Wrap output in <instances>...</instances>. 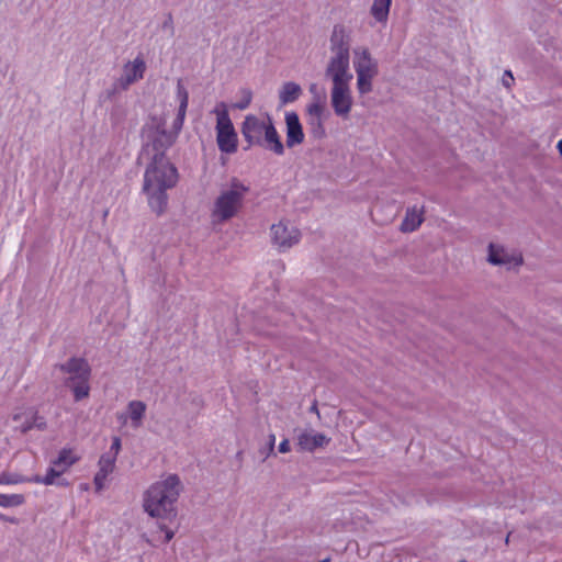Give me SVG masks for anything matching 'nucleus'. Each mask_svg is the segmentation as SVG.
<instances>
[{
	"label": "nucleus",
	"instance_id": "nucleus-7",
	"mask_svg": "<svg viewBox=\"0 0 562 562\" xmlns=\"http://www.w3.org/2000/svg\"><path fill=\"white\" fill-rule=\"evenodd\" d=\"M61 370L69 374L66 384L72 391L75 400L88 397L90 386V367L85 359L72 358L61 366Z\"/></svg>",
	"mask_w": 562,
	"mask_h": 562
},
{
	"label": "nucleus",
	"instance_id": "nucleus-5",
	"mask_svg": "<svg viewBox=\"0 0 562 562\" xmlns=\"http://www.w3.org/2000/svg\"><path fill=\"white\" fill-rule=\"evenodd\" d=\"M352 65L357 76V90L366 95L373 90V80L379 75V61L366 46H357L352 50Z\"/></svg>",
	"mask_w": 562,
	"mask_h": 562
},
{
	"label": "nucleus",
	"instance_id": "nucleus-4",
	"mask_svg": "<svg viewBox=\"0 0 562 562\" xmlns=\"http://www.w3.org/2000/svg\"><path fill=\"white\" fill-rule=\"evenodd\" d=\"M325 76L333 82L330 103L335 114L341 119H348L353 105L350 82V70H325Z\"/></svg>",
	"mask_w": 562,
	"mask_h": 562
},
{
	"label": "nucleus",
	"instance_id": "nucleus-9",
	"mask_svg": "<svg viewBox=\"0 0 562 562\" xmlns=\"http://www.w3.org/2000/svg\"><path fill=\"white\" fill-rule=\"evenodd\" d=\"M79 460V457L72 449L64 448L59 451L58 457L52 461L44 476H35L32 481L44 485H66L67 482H57L56 479L64 474L68 469Z\"/></svg>",
	"mask_w": 562,
	"mask_h": 562
},
{
	"label": "nucleus",
	"instance_id": "nucleus-16",
	"mask_svg": "<svg viewBox=\"0 0 562 562\" xmlns=\"http://www.w3.org/2000/svg\"><path fill=\"white\" fill-rule=\"evenodd\" d=\"M115 458H112L106 454H102L99 460V471L94 475V486L97 492H100L105 486V481L109 474H111L114 471L115 468Z\"/></svg>",
	"mask_w": 562,
	"mask_h": 562
},
{
	"label": "nucleus",
	"instance_id": "nucleus-6",
	"mask_svg": "<svg viewBox=\"0 0 562 562\" xmlns=\"http://www.w3.org/2000/svg\"><path fill=\"white\" fill-rule=\"evenodd\" d=\"M216 116V143L221 153L234 154L238 147V135L229 117L228 106L225 102H218L212 110Z\"/></svg>",
	"mask_w": 562,
	"mask_h": 562
},
{
	"label": "nucleus",
	"instance_id": "nucleus-20",
	"mask_svg": "<svg viewBox=\"0 0 562 562\" xmlns=\"http://www.w3.org/2000/svg\"><path fill=\"white\" fill-rule=\"evenodd\" d=\"M302 94V88L300 85L289 81L282 85L279 91V100L281 105L295 102Z\"/></svg>",
	"mask_w": 562,
	"mask_h": 562
},
{
	"label": "nucleus",
	"instance_id": "nucleus-33",
	"mask_svg": "<svg viewBox=\"0 0 562 562\" xmlns=\"http://www.w3.org/2000/svg\"><path fill=\"white\" fill-rule=\"evenodd\" d=\"M250 101H251V93L248 91L246 93L245 99L241 102L236 104V108L239 109V110H245L246 108L249 106Z\"/></svg>",
	"mask_w": 562,
	"mask_h": 562
},
{
	"label": "nucleus",
	"instance_id": "nucleus-15",
	"mask_svg": "<svg viewBox=\"0 0 562 562\" xmlns=\"http://www.w3.org/2000/svg\"><path fill=\"white\" fill-rule=\"evenodd\" d=\"M286 146L292 148L304 142V133L299 115L295 112L285 113Z\"/></svg>",
	"mask_w": 562,
	"mask_h": 562
},
{
	"label": "nucleus",
	"instance_id": "nucleus-36",
	"mask_svg": "<svg viewBox=\"0 0 562 562\" xmlns=\"http://www.w3.org/2000/svg\"><path fill=\"white\" fill-rule=\"evenodd\" d=\"M0 519L3 520V521H8V522H11V524H16L18 520L13 517H8L3 514L0 513Z\"/></svg>",
	"mask_w": 562,
	"mask_h": 562
},
{
	"label": "nucleus",
	"instance_id": "nucleus-30",
	"mask_svg": "<svg viewBox=\"0 0 562 562\" xmlns=\"http://www.w3.org/2000/svg\"><path fill=\"white\" fill-rule=\"evenodd\" d=\"M274 443H276V436L273 434H270L269 435V441H268V445H267V450L263 451L261 450V454L263 456V459H267L270 454L273 453L274 451Z\"/></svg>",
	"mask_w": 562,
	"mask_h": 562
},
{
	"label": "nucleus",
	"instance_id": "nucleus-39",
	"mask_svg": "<svg viewBox=\"0 0 562 562\" xmlns=\"http://www.w3.org/2000/svg\"><path fill=\"white\" fill-rule=\"evenodd\" d=\"M315 89H316V85H312V86L310 87V91H311V92H314V91H315Z\"/></svg>",
	"mask_w": 562,
	"mask_h": 562
},
{
	"label": "nucleus",
	"instance_id": "nucleus-32",
	"mask_svg": "<svg viewBox=\"0 0 562 562\" xmlns=\"http://www.w3.org/2000/svg\"><path fill=\"white\" fill-rule=\"evenodd\" d=\"M502 82L506 88H510L514 82V77L510 70H506L503 75Z\"/></svg>",
	"mask_w": 562,
	"mask_h": 562
},
{
	"label": "nucleus",
	"instance_id": "nucleus-40",
	"mask_svg": "<svg viewBox=\"0 0 562 562\" xmlns=\"http://www.w3.org/2000/svg\"><path fill=\"white\" fill-rule=\"evenodd\" d=\"M509 538H510V533L507 535L506 539H505V543L508 544L509 543Z\"/></svg>",
	"mask_w": 562,
	"mask_h": 562
},
{
	"label": "nucleus",
	"instance_id": "nucleus-14",
	"mask_svg": "<svg viewBox=\"0 0 562 562\" xmlns=\"http://www.w3.org/2000/svg\"><path fill=\"white\" fill-rule=\"evenodd\" d=\"M487 261L494 266H505L507 269L516 268L522 263L520 254L508 251L501 245L490 244Z\"/></svg>",
	"mask_w": 562,
	"mask_h": 562
},
{
	"label": "nucleus",
	"instance_id": "nucleus-17",
	"mask_svg": "<svg viewBox=\"0 0 562 562\" xmlns=\"http://www.w3.org/2000/svg\"><path fill=\"white\" fill-rule=\"evenodd\" d=\"M266 149L273 151L276 155L281 156L284 154V146L281 142V137L278 134L272 119L268 116V128L263 134V145Z\"/></svg>",
	"mask_w": 562,
	"mask_h": 562
},
{
	"label": "nucleus",
	"instance_id": "nucleus-18",
	"mask_svg": "<svg viewBox=\"0 0 562 562\" xmlns=\"http://www.w3.org/2000/svg\"><path fill=\"white\" fill-rule=\"evenodd\" d=\"M329 442V438H327L323 434L318 432H302L297 437V445L302 450L313 451L318 447H323L324 445Z\"/></svg>",
	"mask_w": 562,
	"mask_h": 562
},
{
	"label": "nucleus",
	"instance_id": "nucleus-42",
	"mask_svg": "<svg viewBox=\"0 0 562 562\" xmlns=\"http://www.w3.org/2000/svg\"><path fill=\"white\" fill-rule=\"evenodd\" d=\"M459 562H467V561H464V560H461V561H459Z\"/></svg>",
	"mask_w": 562,
	"mask_h": 562
},
{
	"label": "nucleus",
	"instance_id": "nucleus-1",
	"mask_svg": "<svg viewBox=\"0 0 562 562\" xmlns=\"http://www.w3.org/2000/svg\"><path fill=\"white\" fill-rule=\"evenodd\" d=\"M145 144L140 159L148 160L144 173L143 191L146 193L150 209L161 215L167 207L166 191L173 188L178 181L176 167L166 157V150L173 144V136L168 134L165 123L153 119L143 131Z\"/></svg>",
	"mask_w": 562,
	"mask_h": 562
},
{
	"label": "nucleus",
	"instance_id": "nucleus-41",
	"mask_svg": "<svg viewBox=\"0 0 562 562\" xmlns=\"http://www.w3.org/2000/svg\"><path fill=\"white\" fill-rule=\"evenodd\" d=\"M321 562H328V559H326V560H323V561H321Z\"/></svg>",
	"mask_w": 562,
	"mask_h": 562
},
{
	"label": "nucleus",
	"instance_id": "nucleus-8",
	"mask_svg": "<svg viewBox=\"0 0 562 562\" xmlns=\"http://www.w3.org/2000/svg\"><path fill=\"white\" fill-rule=\"evenodd\" d=\"M331 57L326 70H349L350 36L342 25H335L329 40Z\"/></svg>",
	"mask_w": 562,
	"mask_h": 562
},
{
	"label": "nucleus",
	"instance_id": "nucleus-29",
	"mask_svg": "<svg viewBox=\"0 0 562 562\" xmlns=\"http://www.w3.org/2000/svg\"><path fill=\"white\" fill-rule=\"evenodd\" d=\"M121 447V439L119 437H114L110 449L104 454L116 459L117 454L120 453Z\"/></svg>",
	"mask_w": 562,
	"mask_h": 562
},
{
	"label": "nucleus",
	"instance_id": "nucleus-2",
	"mask_svg": "<svg viewBox=\"0 0 562 562\" xmlns=\"http://www.w3.org/2000/svg\"><path fill=\"white\" fill-rule=\"evenodd\" d=\"M182 484L177 474H168L159 481L154 482L145 491L143 496V508L150 517L171 519L177 513V503Z\"/></svg>",
	"mask_w": 562,
	"mask_h": 562
},
{
	"label": "nucleus",
	"instance_id": "nucleus-26",
	"mask_svg": "<svg viewBox=\"0 0 562 562\" xmlns=\"http://www.w3.org/2000/svg\"><path fill=\"white\" fill-rule=\"evenodd\" d=\"M177 97L180 102L179 109L187 110L188 101H189V93H188L187 89L180 83V81L178 82V86H177Z\"/></svg>",
	"mask_w": 562,
	"mask_h": 562
},
{
	"label": "nucleus",
	"instance_id": "nucleus-28",
	"mask_svg": "<svg viewBox=\"0 0 562 562\" xmlns=\"http://www.w3.org/2000/svg\"><path fill=\"white\" fill-rule=\"evenodd\" d=\"M23 482V480L16 475L11 473H2L0 474V485H14Z\"/></svg>",
	"mask_w": 562,
	"mask_h": 562
},
{
	"label": "nucleus",
	"instance_id": "nucleus-23",
	"mask_svg": "<svg viewBox=\"0 0 562 562\" xmlns=\"http://www.w3.org/2000/svg\"><path fill=\"white\" fill-rule=\"evenodd\" d=\"M25 497L22 494H1L0 493V507H18L23 505Z\"/></svg>",
	"mask_w": 562,
	"mask_h": 562
},
{
	"label": "nucleus",
	"instance_id": "nucleus-37",
	"mask_svg": "<svg viewBox=\"0 0 562 562\" xmlns=\"http://www.w3.org/2000/svg\"><path fill=\"white\" fill-rule=\"evenodd\" d=\"M557 148H558L560 155L562 156V139L558 142Z\"/></svg>",
	"mask_w": 562,
	"mask_h": 562
},
{
	"label": "nucleus",
	"instance_id": "nucleus-31",
	"mask_svg": "<svg viewBox=\"0 0 562 562\" xmlns=\"http://www.w3.org/2000/svg\"><path fill=\"white\" fill-rule=\"evenodd\" d=\"M162 29L169 31L171 35L175 33L172 14L168 13L166 20L162 23Z\"/></svg>",
	"mask_w": 562,
	"mask_h": 562
},
{
	"label": "nucleus",
	"instance_id": "nucleus-11",
	"mask_svg": "<svg viewBox=\"0 0 562 562\" xmlns=\"http://www.w3.org/2000/svg\"><path fill=\"white\" fill-rule=\"evenodd\" d=\"M146 61L143 55H137L133 60L126 61L122 67V74L114 83L115 90H127L132 85L144 78Z\"/></svg>",
	"mask_w": 562,
	"mask_h": 562
},
{
	"label": "nucleus",
	"instance_id": "nucleus-22",
	"mask_svg": "<svg viewBox=\"0 0 562 562\" xmlns=\"http://www.w3.org/2000/svg\"><path fill=\"white\" fill-rule=\"evenodd\" d=\"M127 411L132 420V426L134 428L140 427L146 412V404L142 401H132L127 405Z\"/></svg>",
	"mask_w": 562,
	"mask_h": 562
},
{
	"label": "nucleus",
	"instance_id": "nucleus-3",
	"mask_svg": "<svg viewBox=\"0 0 562 562\" xmlns=\"http://www.w3.org/2000/svg\"><path fill=\"white\" fill-rule=\"evenodd\" d=\"M249 192V187L236 177L222 186L218 195L214 200L211 211L212 222L222 224L238 215L244 206V201Z\"/></svg>",
	"mask_w": 562,
	"mask_h": 562
},
{
	"label": "nucleus",
	"instance_id": "nucleus-25",
	"mask_svg": "<svg viewBox=\"0 0 562 562\" xmlns=\"http://www.w3.org/2000/svg\"><path fill=\"white\" fill-rule=\"evenodd\" d=\"M307 117L324 119L325 103L319 98L307 105Z\"/></svg>",
	"mask_w": 562,
	"mask_h": 562
},
{
	"label": "nucleus",
	"instance_id": "nucleus-12",
	"mask_svg": "<svg viewBox=\"0 0 562 562\" xmlns=\"http://www.w3.org/2000/svg\"><path fill=\"white\" fill-rule=\"evenodd\" d=\"M268 114L260 119L249 114L241 124V134L249 146L263 145V134L268 128Z\"/></svg>",
	"mask_w": 562,
	"mask_h": 562
},
{
	"label": "nucleus",
	"instance_id": "nucleus-21",
	"mask_svg": "<svg viewBox=\"0 0 562 562\" xmlns=\"http://www.w3.org/2000/svg\"><path fill=\"white\" fill-rule=\"evenodd\" d=\"M392 0H373L370 13L378 23L386 24Z\"/></svg>",
	"mask_w": 562,
	"mask_h": 562
},
{
	"label": "nucleus",
	"instance_id": "nucleus-19",
	"mask_svg": "<svg viewBox=\"0 0 562 562\" xmlns=\"http://www.w3.org/2000/svg\"><path fill=\"white\" fill-rule=\"evenodd\" d=\"M423 221V210L417 206L409 207L402 221L401 231L404 233H412L422 225Z\"/></svg>",
	"mask_w": 562,
	"mask_h": 562
},
{
	"label": "nucleus",
	"instance_id": "nucleus-13",
	"mask_svg": "<svg viewBox=\"0 0 562 562\" xmlns=\"http://www.w3.org/2000/svg\"><path fill=\"white\" fill-rule=\"evenodd\" d=\"M12 419L18 424L16 428L23 434L34 428L45 430L47 427L45 418L38 415V412L33 407H25L16 411L12 415Z\"/></svg>",
	"mask_w": 562,
	"mask_h": 562
},
{
	"label": "nucleus",
	"instance_id": "nucleus-10",
	"mask_svg": "<svg viewBox=\"0 0 562 562\" xmlns=\"http://www.w3.org/2000/svg\"><path fill=\"white\" fill-rule=\"evenodd\" d=\"M300 229L286 220H281L270 227V239L279 251H286L301 240Z\"/></svg>",
	"mask_w": 562,
	"mask_h": 562
},
{
	"label": "nucleus",
	"instance_id": "nucleus-35",
	"mask_svg": "<svg viewBox=\"0 0 562 562\" xmlns=\"http://www.w3.org/2000/svg\"><path fill=\"white\" fill-rule=\"evenodd\" d=\"M279 452L281 453H286L290 451L291 447H290V441L288 439H284L280 442L279 445Z\"/></svg>",
	"mask_w": 562,
	"mask_h": 562
},
{
	"label": "nucleus",
	"instance_id": "nucleus-27",
	"mask_svg": "<svg viewBox=\"0 0 562 562\" xmlns=\"http://www.w3.org/2000/svg\"><path fill=\"white\" fill-rule=\"evenodd\" d=\"M186 113H187V110L178 109V114H177V117L175 119L173 125H172L175 132L173 133L167 132L168 134H171L173 136V140L176 139L177 134L182 128V125H183V122H184V117H186Z\"/></svg>",
	"mask_w": 562,
	"mask_h": 562
},
{
	"label": "nucleus",
	"instance_id": "nucleus-38",
	"mask_svg": "<svg viewBox=\"0 0 562 562\" xmlns=\"http://www.w3.org/2000/svg\"><path fill=\"white\" fill-rule=\"evenodd\" d=\"M311 412L316 413L317 415H319V412H318V409H317L316 404H314V405L311 407Z\"/></svg>",
	"mask_w": 562,
	"mask_h": 562
},
{
	"label": "nucleus",
	"instance_id": "nucleus-24",
	"mask_svg": "<svg viewBox=\"0 0 562 562\" xmlns=\"http://www.w3.org/2000/svg\"><path fill=\"white\" fill-rule=\"evenodd\" d=\"M307 125L310 133L315 139H321L325 136L324 119L307 117Z\"/></svg>",
	"mask_w": 562,
	"mask_h": 562
},
{
	"label": "nucleus",
	"instance_id": "nucleus-34",
	"mask_svg": "<svg viewBox=\"0 0 562 562\" xmlns=\"http://www.w3.org/2000/svg\"><path fill=\"white\" fill-rule=\"evenodd\" d=\"M159 528L165 532V542H169L173 538L175 531L164 525H160Z\"/></svg>",
	"mask_w": 562,
	"mask_h": 562
}]
</instances>
